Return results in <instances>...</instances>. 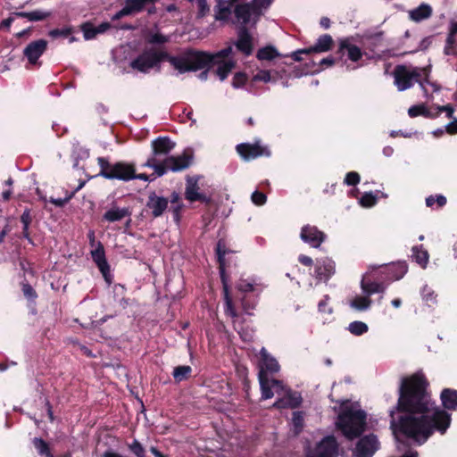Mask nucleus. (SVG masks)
Instances as JSON below:
<instances>
[{"mask_svg": "<svg viewBox=\"0 0 457 457\" xmlns=\"http://www.w3.org/2000/svg\"><path fill=\"white\" fill-rule=\"evenodd\" d=\"M428 387L429 382L421 371L402 378L397 403L389 412L390 428L395 436L422 445L435 432L444 435L447 431L452 421L447 410H457V390L444 388L440 394L444 409L431 411Z\"/></svg>", "mask_w": 457, "mask_h": 457, "instance_id": "nucleus-1", "label": "nucleus"}, {"mask_svg": "<svg viewBox=\"0 0 457 457\" xmlns=\"http://www.w3.org/2000/svg\"><path fill=\"white\" fill-rule=\"evenodd\" d=\"M233 53L232 46H228L213 54L191 50L176 55H170L164 52L163 61L168 62L179 74L202 70L209 65L217 66L216 75L220 80L223 81L235 68Z\"/></svg>", "mask_w": 457, "mask_h": 457, "instance_id": "nucleus-2", "label": "nucleus"}, {"mask_svg": "<svg viewBox=\"0 0 457 457\" xmlns=\"http://www.w3.org/2000/svg\"><path fill=\"white\" fill-rule=\"evenodd\" d=\"M274 0H216L214 19L222 23L255 24Z\"/></svg>", "mask_w": 457, "mask_h": 457, "instance_id": "nucleus-3", "label": "nucleus"}, {"mask_svg": "<svg viewBox=\"0 0 457 457\" xmlns=\"http://www.w3.org/2000/svg\"><path fill=\"white\" fill-rule=\"evenodd\" d=\"M175 147V143L168 137H157L152 142L153 153L147 159L145 167L154 169L157 177H162L167 171H180L189 167L191 156L186 153L179 155H170Z\"/></svg>", "mask_w": 457, "mask_h": 457, "instance_id": "nucleus-4", "label": "nucleus"}, {"mask_svg": "<svg viewBox=\"0 0 457 457\" xmlns=\"http://www.w3.org/2000/svg\"><path fill=\"white\" fill-rule=\"evenodd\" d=\"M236 251L227 248L226 241L223 238L218 240L215 247V253L219 264V273L222 284V293L224 300V312L227 316L233 319L239 318V312L236 311L232 297L229 293V276L227 272V266L230 265L231 254H236Z\"/></svg>", "mask_w": 457, "mask_h": 457, "instance_id": "nucleus-5", "label": "nucleus"}, {"mask_svg": "<svg viewBox=\"0 0 457 457\" xmlns=\"http://www.w3.org/2000/svg\"><path fill=\"white\" fill-rule=\"evenodd\" d=\"M336 426L347 439L353 440L365 430L366 413L362 410L353 411L347 406L338 414Z\"/></svg>", "mask_w": 457, "mask_h": 457, "instance_id": "nucleus-6", "label": "nucleus"}, {"mask_svg": "<svg viewBox=\"0 0 457 457\" xmlns=\"http://www.w3.org/2000/svg\"><path fill=\"white\" fill-rule=\"evenodd\" d=\"M235 289L234 295L229 290L234 307H236L235 303L239 302L243 312L247 315H252V311L255 309L258 303V295L254 293L253 284L246 279L240 278L237 281ZM235 309L237 310V308Z\"/></svg>", "mask_w": 457, "mask_h": 457, "instance_id": "nucleus-7", "label": "nucleus"}, {"mask_svg": "<svg viewBox=\"0 0 457 457\" xmlns=\"http://www.w3.org/2000/svg\"><path fill=\"white\" fill-rule=\"evenodd\" d=\"M163 56L164 51L154 46L148 47L130 62V67L142 73H149L153 70L159 71Z\"/></svg>", "mask_w": 457, "mask_h": 457, "instance_id": "nucleus-8", "label": "nucleus"}, {"mask_svg": "<svg viewBox=\"0 0 457 457\" xmlns=\"http://www.w3.org/2000/svg\"><path fill=\"white\" fill-rule=\"evenodd\" d=\"M97 161L101 168L98 173L99 176L107 179H119L123 181L135 179L136 170L132 164L126 162L110 164L104 157H99Z\"/></svg>", "mask_w": 457, "mask_h": 457, "instance_id": "nucleus-9", "label": "nucleus"}, {"mask_svg": "<svg viewBox=\"0 0 457 457\" xmlns=\"http://www.w3.org/2000/svg\"><path fill=\"white\" fill-rule=\"evenodd\" d=\"M421 71H424L417 67L398 65L394 71L395 85L399 91L406 90L411 87L415 82L420 83Z\"/></svg>", "mask_w": 457, "mask_h": 457, "instance_id": "nucleus-10", "label": "nucleus"}, {"mask_svg": "<svg viewBox=\"0 0 457 457\" xmlns=\"http://www.w3.org/2000/svg\"><path fill=\"white\" fill-rule=\"evenodd\" d=\"M237 154L245 161L259 156H270V151L267 146L262 145L259 141L254 144L242 143L237 145Z\"/></svg>", "mask_w": 457, "mask_h": 457, "instance_id": "nucleus-11", "label": "nucleus"}, {"mask_svg": "<svg viewBox=\"0 0 457 457\" xmlns=\"http://www.w3.org/2000/svg\"><path fill=\"white\" fill-rule=\"evenodd\" d=\"M335 272L336 263L332 259L323 257L316 260L314 265V278L318 282L327 283Z\"/></svg>", "mask_w": 457, "mask_h": 457, "instance_id": "nucleus-12", "label": "nucleus"}, {"mask_svg": "<svg viewBox=\"0 0 457 457\" xmlns=\"http://www.w3.org/2000/svg\"><path fill=\"white\" fill-rule=\"evenodd\" d=\"M232 46L234 53L232 54L235 64L237 63L236 52H241L245 56H249L253 53V38L248 29L245 27L241 28L237 33V39Z\"/></svg>", "mask_w": 457, "mask_h": 457, "instance_id": "nucleus-13", "label": "nucleus"}, {"mask_svg": "<svg viewBox=\"0 0 457 457\" xmlns=\"http://www.w3.org/2000/svg\"><path fill=\"white\" fill-rule=\"evenodd\" d=\"M379 443L374 434L362 436L355 446L356 457H372L378 449Z\"/></svg>", "mask_w": 457, "mask_h": 457, "instance_id": "nucleus-14", "label": "nucleus"}, {"mask_svg": "<svg viewBox=\"0 0 457 457\" xmlns=\"http://www.w3.org/2000/svg\"><path fill=\"white\" fill-rule=\"evenodd\" d=\"M156 0H126L123 7L112 15V20L117 21L125 16L134 15L144 10L146 4H154Z\"/></svg>", "mask_w": 457, "mask_h": 457, "instance_id": "nucleus-15", "label": "nucleus"}, {"mask_svg": "<svg viewBox=\"0 0 457 457\" xmlns=\"http://www.w3.org/2000/svg\"><path fill=\"white\" fill-rule=\"evenodd\" d=\"M338 444L334 436H325L317 445L316 457H337Z\"/></svg>", "mask_w": 457, "mask_h": 457, "instance_id": "nucleus-16", "label": "nucleus"}, {"mask_svg": "<svg viewBox=\"0 0 457 457\" xmlns=\"http://www.w3.org/2000/svg\"><path fill=\"white\" fill-rule=\"evenodd\" d=\"M47 48V41L45 39H38L29 43L23 50L24 56L28 59L30 64H37L40 56L46 52Z\"/></svg>", "mask_w": 457, "mask_h": 457, "instance_id": "nucleus-17", "label": "nucleus"}, {"mask_svg": "<svg viewBox=\"0 0 457 457\" xmlns=\"http://www.w3.org/2000/svg\"><path fill=\"white\" fill-rule=\"evenodd\" d=\"M279 368L278 361L262 347L260 351L259 371H262L267 375L268 373L273 374L277 373Z\"/></svg>", "mask_w": 457, "mask_h": 457, "instance_id": "nucleus-18", "label": "nucleus"}, {"mask_svg": "<svg viewBox=\"0 0 457 457\" xmlns=\"http://www.w3.org/2000/svg\"><path fill=\"white\" fill-rule=\"evenodd\" d=\"M185 197L189 202L201 201L206 204L210 202V197L200 192L197 179L195 178H189L187 179Z\"/></svg>", "mask_w": 457, "mask_h": 457, "instance_id": "nucleus-19", "label": "nucleus"}, {"mask_svg": "<svg viewBox=\"0 0 457 457\" xmlns=\"http://www.w3.org/2000/svg\"><path fill=\"white\" fill-rule=\"evenodd\" d=\"M91 255L93 261L96 262L105 280H108V276L110 275V266L105 258L104 246L100 242H97V246L91 251Z\"/></svg>", "mask_w": 457, "mask_h": 457, "instance_id": "nucleus-20", "label": "nucleus"}, {"mask_svg": "<svg viewBox=\"0 0 457 457\" xmlns=\"http://www.w3.org/2000/svg\"><path fill=\"white\" fill-rule=\"evenodd\" d=\"M131 212L128 207L112 206L105 212L104 219L110 222L126 220L127 225L130 220Z\"/></svg>", "mask_w": 457, "mask_h": 457, "instance_id": "nucleus-21", "label": "nucleus"}, {"mask_svg": "<svg viewBox=\"0 0 457 457\" xmlns=\"http://www.w3.org/2000/svg\"><path fill=\"white\" fill-rule=\"evenodd\" d=\"M339 49L343 54H346L352 62H358L362 56L361 50L353 44L351 38H345L340 41Z\"/></svg>", "mask_w": 457, "mask_h": 457, "instance_id": "nucleus-22", "label": "nucleus"}, {"mask_svg": "<svg viewBox=\"0 0 457 457\" xmlns=\"http://www.w3.org/2000/svg\"><path fill=\"white\" fill-rule=\"evenodd\" d=\"M300 237L303 242L315 248L319 247L326 238L322 230H301Z\"/></svg>", "mask_w": 457, "mask_h": 457, "instance_id": "nucleus-23", "label": "nucleus"}, {"mask_svg": "<svg viewBox=\"0 0 457 457\" xmlns=\"http://www.w3.org/2000/svg\"><path fill=\"white\" fill-rule=\"evenodd\" d=\"M147 207L155 217H158L167 209L168 200L162 196L153 194L149 196Z\"/></svg>", "mask_w": 457, "mask_h": 457, "instance_id": "nucleus-24", "label": "nucleus"}, {"mask_svg": "<svg viewBox=\"0 0 457 457\" xmlns=\"http://www.w3.org/2000/svg\"><path fill=\"white\" fill-rule=\"evenodd\" d=\"M332 37L330 35L324 34L317 39L316 43L312 46L306 48V51H309L310 54L324 53L329 51L332 47Z\"/></svg>", "mask_w": 457, "mask_h": 457, "instance_id": "nucleus-25", "label": "nucleus"}, {"mask_svg": "<svg viewBox=\"0 0 457 457\" xmlns=\"http://www.w3.org/2000/svg\"><path fill=\"white\" fill-rule=\"evenodd\" d=\"M432 14V8L429 4H421L417 8L409 11V18L416 22L428 19Z\"/></svg>", "mask_w": 457, "mask_h": 457, "instance_id": "nucleus-26", "label": "nucleus"}, {"mask_svg": "<svg viewBox=\"0 0 457 457\" xmlns=\"http://www.w3.org/2000/svg\"><path fill=\"white\" fill-rule=\"evenodd\" d=\"M13 15L20 18H26L29 21H40L49 18L52 12L46 10H34L31 12H17Z\"/></svg>", "mask_w": 457, "mask_h": 457, "instance_id": "nucleus-27", "label": "nucleus"}, {"mask_svg": "<svg viewBox=\"0 0 457 457\" xmlns=\"http://www.w3.org/2000/svg\"><path fill=\"white\" fill-rule=\"evenodd\" d=\"M257 82H264V83L275 82V79L270 71H265V70L259 71L255 75L253 76V78L251 79V80L249 82V85L247 87V91L249 93H255V84Z\"/></svg>", "mask_w": 457, "mask_h": 457, "instance_id": "nucleus-28", "label": "nucleus"}, {"mask_svg": "<svg viewBox=\"0 0 457 457\" xmlns=\"http://www.w3.org/2000/svg\"><path fill=\"white\" fill-rule=\"evenodd\" d=\"M258 379L260 383L261 392H262V399L267 400L273 397L274 394L272 391V386L270 380L268 378L267 374H264L262 371H259Z\"/></svg>", "mask_w": 457, "mask_h": 457, "instance_id": "nucleus-29", "label": "nucleus"}, {"mask_svg": "<svg viewBox=\"0 0 457 457\" xmlns=\"http://www.w3.org/2000/svg\"><path fill=\"white\" fill-rule=\"evenodd\" d=\"M361 289L368 295H370L375 293H383L386 290V285L383 282L362 279Z\"/></svg>", "mask_w": 457, "mask_h": 457, "instance_id": "nucleus-30", "label": "nucleus"}, {"mask_svg": "<svg viewBox=\"0 0 457 457\" xmlns=\"http://www.w3.org/2000/svg\"><path fill=\"white\" fill-rule=\"evenodd\" d=\"M32 444L40 456L55 457L51 451L49 444L41 437H34Z\"/></svg>", "mask_w": 457, "mask_h": 457, "instance_id": "nucleus-31", "label": "nucleus"}, {"mask_svg": "<svg viewBox=\"0 0 457 457\" xmlns=\"http://www.w3.org/2000/svg\"><path fill=\"white\" fill-rule=\"evenodd\" d=\"M192 368L189 365H179L174 368L172 376L176 383L187 380L191 377Z\"/></svg>", "mask_w": 457, "mask_h": 457, "instance_id": "nucleus-32", "label": "nucleus"}, {"mask_svg": "<svg viewBox=\"0 0 457 457\" xmlns=\"http://www.w3.org/2000/svg\"><path fill=\"white\" fill-rule=\"evenodd\" d=\"M428 253L422 245L412 247V259L422 268H425L428 262Z\"/></svg>", "mask_w": 457, "mask_h": 457, "instance_id": "nucleus-33", "label": "nucleus"}, {"mask_svg": "<svg viewBox=\"0 0 457 457\" xmlns=\"http://www.w3.org/2000/svg\"><path fill=\"white\" fill-rule=\"evenodd\" d=\"M171 206H170V213L173 220L179 224V213L183 208V204L179 202V195L177 193H172L170 199Z\"/></svg>", "mask_w": 457, "mask_h": 457, "instance_id": "nucleus-34", "label": "nucleus"}, {"mask_svg": "<svg viewBox=\"0 0 457 457\" xmlns=\"http://www.w3.org/2000/svg\"><path fill=\"white\" fill-rule=\"evenodd\" d=\"M408 114L411 118H414V117H417L420 115L427 117V118L435 117V115L431 113V112L426 107L425 104H417V105L411 106L408 110Z\"/></svg>", "mask_w": 457, "mask_h": 457, "instance_id": "nucleus-35", "label": "nucleus"}, {"mask_svg": "<svg viewBox=\"0 0 457 457\" xmlns=\"http://www.w3.org/2000/svg\"><path fill=\"white\" fill-rule=\"evenodd\" d=\"M250 80L245 72L235 73L232 79V87L236 89L245 87L247 90Z\"/></svg>", "mask_w": 457, "mask_h": 457, "instance_id": "nucleus-36", "label": "nucleus"}, {"mask_svg": "<svg viewBox=\"0 0 457 457\" xmlns=\"http://www.w3.org/2000/svg\"><path fill=\"white\" fill-rule=\"evenodd\" d=\"M287 402L288 404V408L291 409H296L298 408L303 402V398L298 392H293L292 390L288 389L286 394Z\"/></svg>", "mask_w": 457, "mask_h": 457, "instance_id": "nucleus-37", "label": "nucleus"}, {"mask_svg": "<svg viewBox=\"0 0 457 457\" xmlns=\"http://www.w3.org/2000/svg\"><path fill=\"white\" fill-rule=\"evenodd\" d=\"M372 301L369 296H356L351 302V306L358 311L367 310Z\"/></svg>", "mask_w": 457, "mask_h": 457, "instance_id": "nucleus-38", "label": "nucleus"}, {"mask_svg": "<svg viewBox=\"0 0 457 457\" xmlns=\"http://www.w3.org/2000/svg\"><path fill=\"white\" fill-rule=\"evenodd\" d=\"M278 51L272 46L261 48L257 53V58L262 61H270L278 56Z\"/></svg>", "mask_w": 457, "mask_h": 457, "instance_id": "nucleus-39", "label": "nucleus"}, {"mask_svg": "<svg viewBox=\"0 0 457 457\" xmlns=\"http://www.w3.org/2000/svg\"><path fill=\"white\" fill-rule=\"evenodd\" d=\"M348 330L354 336H361L368 332L369 327L362 321L355 320L349 324Z\"/></svg>", "mask_w": 457, "mask_h": 457, "instance_id": "nucleus-40", "label": "nucleus"}, {"mask_svg": "<svg viewBox=\"0 0 457 457\" xmlns=\"http://www.w3.org/2000/svg\"><path fill=\"white\" fill-rule=\"evenodd\" d=\"M129 450L137 457H146V451L143 445L137 439L132 443L127 444Z\"/></svg>", "mask_w": 457, "mask_h": 457, "instance_id": "nucleus-41", "label": "nucleus"}, {"mask_svg": "<svg viewBox=\"0 0 457 457\" xmlns=\"http://www.w3.org/2000/svg\"><path fill=\"white\" fill-rule=\"evenodd\" d=\"M292 422L296 434H299L304 426V412L301 411H294Z\"/></svg>", "mask_w": 457, "mask_h": 457, "instance_id": "nucleus-42", "label": "nucleus"}, {"mask_svg": "<svg viewBox=\"0 0 457 457\" xmlns=\"http://www.w3.org/2000/svg\"><path fill=\"white\" fill-rule=\"evenodd\" d=\"M378 202V197L372 192L365 193L360 199L359 204L365 208L374 206Z\"/></svg>", "mask_w": 457, "mask_h": 457, "instance_id": "nucleus-43", "label": "nucleus"}, {"mask_svg": "<svg viewBox=\"0 0 457 457\" xmlns=\"http://www.w3.org/2000/svg\"><path fill=\"white\" fill-rule=\"evenodd\" d=\"M420 86L421 89L423 90L424 96L428 97V98L430 96L431 92H437L440 89V87L438 85H436L434 82H430L427 79L420 80Z\"/></svg>", "mask_w": 457, "mask_h": 457, "instance_id": "nucleus-44", "label": "nucleus"}, {"mask_svg": "<svg viewBox=\"0 0 457 457\" xmlns=\"http://www.w3.org/2000/svg\"><path fill=\"white\" fill-rule=\"evenodd\" d=\"M446 204V198L442 195H437L436 196L430 195L426 198V204L428 207H442Z\"/></svg>", "mask_w": 457, "mask_h": 457, "instance_id": "nucleus-45", "label": "nucleus"}, {"mask_svg": "<svg viewBox=\"0 0 457 457\" xmlns=\"http://www.w3.org/2000/svg\"><path fill=\"white\" fill-rule=\"evenodd\" d=\"M21 290L23 293V295L30 301H35L37 298V293L36 290L32 287V286L28 282H22L21 283Z\"/></svg>", "mask_w": 457, "mask_h": 457, "instance_id": "nucleus-46", "label": "nucleus"}, {"mask_svg": "<svg viewBox=\"0 0 457 457\" xmlns=\"http://www.w3.org/2000/svg\"><path fill=\"white\" fill-rule=\"evenodd\" d=\"M81 29L83 32L84 38L86 40L93 39L98 34L96 27H94L87 23L84 24Z\"/></svg>", "mask_w": 457, "mask_h": 457, "instance_id": "nucleus-47", "label": "nucleus"}, {"mask_svg": "<svg viewBox=\"0 0 457 457\" xmlns=\"http://www.w3.org/2000/svg\"><path fill=\"white\" fill-rule=\"evenodd\" d=\"M361 180L360 175L355 171H350L345 175V184L347 186H355L359 184Z\"/></svg>", "mask_w": 457, "mask_h": 457, "instance_id": "nucleus-48", "label": "nucleus"}, {"mask_svg": "<svg viewBox=\"0 0 457 457\" xmlns=\"http://www.w3.org/2000/svg\"><path fill=\"white\" fill-rule=\"evenodd\" d=\"M198 8V17H204L210 11L206 0H194Z\"/></svg>", "mask_w": 457, "mask_h": 457, "instance_id": "nucleus-49", "label": "nucleus"}, {"mask_svg": "<svg viewBox=\"0 0 457 457\" xmlns=\"http://www.w3.org/2000/svg\"><path fill=\"white\" fill-rule=\"evenodd\" d=\"M251 198H252L253 203L256 205H262L266 203V200H267L266 195L260 191H254L252 194Z\"/></svg>", "mask_w": 457, "mask_h": 457, "instance_id": "nucleus-50", "label": "nucleus"}, {"mask_svg": "<svg viewBox=\"0 0 457 457\" xmlns=\"http://www.w3.org/2000/svg\"><path fill=\"white\" fill-rule=\"evenodd\" d=\"M71 33V28H64L62 29H55L49 31V36L53 38H56L58 37H67Z\"/></svg>", "mask_w": 457, "mask_h": 457, "instance_id": "nucleus-51", "label": "nucleus"}, {"mask_svg": "<svg viewBox=\"0 0 457 457\" xmlns=\"http://www.w3.org/2000/svg\"><path fill=\"white\" fill-rule=\"evenodd\" d=\"M457 34V21L453 22L451 25L450 34L447 37L448 44H454L455 42V35Z\"/></svg>", "mask_w": 457, "mask_h": 457, "instance_id": "nucleus-52", "label": "nucleus"}, {"mask_svg": "<svg viewBox=\"0 0 457 457\" xmlns=\"http://www.w3.org/2000/svg\"><path fill=\"white\" fill-rule=\"evenodd\" d=\"M21 222L23 223L24 228H28L31 222V215L29 210H25L21 215Z\"/></svg>", "mask_w": 457, "mask_h": 457, "instance_id": "nucleus-53", "label": "nucleus"}, {"mask_svg": "<svg viewBox=\"0 0 457 457\" xmlns=\"http://www.w3.org/2000/svg\"><path fill=\"white\" fill-rule=\"evenodd\" d=\"M298 262L304 265V266H307V267H311L312 264H313V261L311 257L307 256V255H304V254H300L299 257H298Z\"/></svg>", "mask_w": 457, "mask_h": 457, "instance_id": "nucleus-54", "label": "nucleus"}, {"mask_svg": "<svg viewBox=\"0 0 457 457\" xmlns=\"http://www.w3.org/2000/svg\"><path fill=\"white\" fill-rule=\"evenodd\" d=\"M273 407L276 408V409H287V408H288V404H287L286 396L282 397V398H278L273 403Z\"/></svg>", "mask_w": 457, "mask_h": 457, "instance_id": "nucleus-55", "label": "nucleus"}, {"mask_svg": "<svg viewBox=\"0 0 457 457\" xmlns=\"http://www.w3.org/2000/svg\"><path fill=\"white\" fill-rule=\"evenodd\" d=\"M318 308L320 312H324V313H331L332 312V309L328 307L327 299H323V300L320 301V303L318 304Z\"/></svg>", "mask_w": 457, "mask_h": 457, "instance_id": "nucleus-56", "label": "nucleus"}, {"mask_svg": "<svg viewBox=\"0 0 457 457\" xmlns=\"http://www.w3.org/2000/svg\"><path fill=\"white\" fill-rule=\"evenodd\" d=\"M436 109L438 110V112H445L448 118H452L454 112L453 108L451 105L437 106Z\"/></svg>", "mask_w": 457, "mask_h": 457, "instance_id": "nucleus-57", "label": "nucleus"}, {"mask_svg": "<svg viewBox=\"0 0 457 457\" xmlns=\"http://www.w3.org/2000/svg\"><path fill=\"white\" fill-rule=\"evenodd\" d=\"M167 41H168V38L165 36L161 35V34H154L150 38L151 43L162 44V43H165Z\"/></svg>", "mask_w": 457, "mask_h": 457, "instance_id": "nucleus-58", "label": "nucleus"}, {"mask_svg": "<svg viewBox=\"0 0 457 457\" xmlns=\"http://www.w3.org/2000/svg\"><path fill=\"white\" fill-rule=\"evenodd\" d=\"M445 129L449 134H457V119L447 124Z\"/></svg>", "mask_w": 457, "mask_h": 457, "instance_id": "nucleus-59", "label": "nucleus"}, {"mask_svg": "<svg viewBox=\"0 0 457 457\" xmlns=\"http://www.w3.org/2000/svg\"><path fill=\"white\" fill-rule=\"evenodd\" d=\"M427 288L425 287L423 290V299L427 302H435L436 295L433 291H429L428 293H426Z\"/></svg>", "mask_w": 457, "mask_h": 457, "instance_id": "nucleus-60", "label": "nucleus"}, {"mask_svg": "<svg viewBox=\"0 0 457 457\" xmlns=\"http://www.w3.org/2000/svg\"><path fill=\"white\" fill-rule=\"evenodd\" d=\"M68 200L69 198H51L49 202L57 207H62L68 202Z\"/></svg>", "mask_w": 457, "mask_h": 457, "instance_id": "nucleus-61", "label": "nucleus"}, {"mask_svg": "<svg viewBox=\"0 0 457 457\" xmlns=\"http://www.w3.org/2000/svg\"><path fill=\"white\" fill-rule=\"evenodd\" d=\"M12 21H13V18H12V17H9V18L4 20L0 24V29H9Z\"/></svg>", "mask_w": 457, "mask_h": 457, "instance_id": "nucleus-62", "label": "nucleus"}, {"mask_svg": "<svg viewBox=\"0 0 457 457\" xmlns=\"http://www.w3.org/2000/svg\"><path fill=\"white\" fill-rule=\"evenodd\" d=\"M111 28V24L109 22H103L96 27L98 34L104 33Z\"/></svg>", "mask_w": 457, "mask_h": 457, "instance_id": "nucleus-63", "label": "nucleus"}, {"mask_svg": "<svg viewBox=\"0 0 457 457\" xmlns=\"http://www.w3.org/2000/svg\"><path fill=\"white\" fill-rule=\"evenodd\" d=\"M419 453L415 450H409L400 457H418Z\"/></svg>", "mask_w": 457, "mask_h": 457, "instance_id": "nucleus-64", "label": "nucleus"}]
</instances>
